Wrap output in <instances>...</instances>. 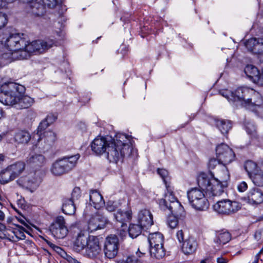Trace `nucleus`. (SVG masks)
Segmentation results:
<instances>
[{"label":"nucleus","mask_w":263,"mask_h":263,"mask_svg":"<svg viewBox=\"0 0 263 263\" xmlns=\"http://www.w3.org/2000/svg\"><path fill=\"white\" fill-rule=\"evenodd\" d=\"M220 93L229 101H240L247 109L257 112L263 118V99L261 95L253 89L239 87L234 91L228 89L222 90Z\"/></svg>","instance_id":"obj_1"},{"label":"nucleus","mask_w":263,"mask_h":263,"mask_svg":"<svg viewBox=\"0 0 263 263\" xmlns=\"http://www.w3.org/2000/svg\"><path fill=\"white\" fill-rule=\"evenodd\" d=\"M28 41L24 34L14 33L3 38L0 41V51L3 53L1 59L4 64L10 63L16 60H23L21 55L25 51Z\"/></svg>","instance_id":"obj_2"},{"label":"nucleus","mask_w":263,"mask_h":263,"mask_svg":"<svg viewBox=\"0 0 263 263\" xmlns=\"http://www.w3.org/2000/svg\"><path fill=\"white\" fill-rule=\"evenodd\" d=\"M129 138L130 137L122 133H118L111 138L107 145L105 152L107 158L110 162L117 163L125 155L130 153L131 142Z\"/></svg>","instance_id":"obj_3"},{"label":"nucleus","mask_w":263,"mask_h":263,"mask_svg":"<svg viewBox=\"0 0 263 263\" xmlns=\"http://www.w3.org/2000/svg\"><path fill=\"white\" fill-rule=\"evenodd\" d=\"M25 87L13 82H8L0 87V102L5 105L14 106L19 92H24Z\"/></svg>","instance_id":"obj_4"},{"label":"nucleus","mask_w":263,"mask_h":263,"mask_svg":"<svg viewBox=\"0 0 263 263\" xmlns=\"http://www.w3.org/2000/svg\"><path fill=\"white\" fill-rule=\"evenodd\" d=\"M198 185L199 188L204 191L206 194L210 197H216L220 196L223 192L224 188L227 187L214 179L210 178L205 173H201L197 179Z\"/></svg>","instance_id":"obj_5"},{"label":"nucleus","mask_w":263,"mask_h":263,"mask_svg":"<svg viewBox=\"0 0 263 263\" xmlns=\"http://www.w3.org/2000/svg\"><path fill=\"white\" fill-rule=\"evenodd\" d=\"M79 158L80 155L77 154L57 160L52 164L50 172L55 176L65 174L75 167Z\"/></svg>","instance_id":"obj_6"},{"label":"nucleus","mask_w":263,"mask_h":263,"mask_svg":"<svg viewBox=\"0 0 263 263\" xmlns=\"http://www.w3.org/2000/svg\"><path fill=\"white\" fill-rule=\"evenodd\" d=\"M187 195L190 203L195 209L203 211L208 208L209 202L201 188L191 189L187 191Z\"/></svg>","instance_id":"obj_7"},{"label":"nucleus","mask_w":263,"mask_h":263,"mask_svg":"<svg viewBox=\"0 0 263 263\" xmlns=\"http://www.w3.org/2000/svg\"><path fill=\"white\" fill-rule=\"evenodd\" d=\"M56 43L52 40L48 39L45 41L37 40L30 43H26V48L25 51H22L21 56L24 59H27L32 53H41L47 50Z\"/></svg>","instance_id":"obj_8"},{"label":"nucleus","mask_w":263,"mask_h":263,"mask_svg":"<svg viewBox=\"0 0 263 263\" xmlns=\"http://www.w3.org/2000/svg\"><path fill=\"white\" fill-rule=\"evenodd\" d=\"M213 208L218 214L229 215L238 211L241 208V205L236 201L223 199L218 201L213 205Z\"/></svg>","instance_id":"obj_9"},{"label":"nucleus","mask_w":263,"mask_h":263,"mask_svg":"<svg viewBox=\"0 0 263 263\" xmlns=\"http://www.w3.org/2000/svg\"><path fill=\"white\" fill-rule=\"evenodd\" d=\"M49 230L56 239H63L68 234V230L62 216H57L49 227Z\"/></svg>","instance_id":"obj_10"},{"label":"nucleus","mask_w":263,"mask_h":263,"mask_svg":"<svg viewBox=\"0 0 263 263\" xmlns=\"http://www.w3.org/2000/svg\"><path fill=\"white\" fill-rule=\"evenodd\" d=\"M217 158L224 165L231 163L235 160L234 152L228 145L221 144L216 149Z\"/></svg>","instance_id":"obj_11"},{"label":"nucleus","mask_w":263,"mask_h":263,"mask_svg":"<svg viewBox=\"0 0 263 263\" xmlns=\"http://www.w3.org/2000/svg\"><path fill=\"white\" fill-rule=\"evenodd\" d=\"M119 247L118 238L115 235L107 237L104 245L105 256L109 259L114 258L117 255Z\"/></svg>","instance_id":"obj_12"},{"label":"nucleus","mask_w":263,"mask_h":263,"mask_svg":"<svg viewBox=\"0 0 263 263\" xmlns=\"http://www.w3.org/2000/svg\"><path fill=\"white\" fill-rule=\"evenodd\" d=\"M108 222V218L100 212L92 215L88 222V230L92 232L104 228Z\"/></svg>","instance_id":"obj_13"},{"label":"nucleus","mask_w":263,"mask_h":263,"mask_svg":"<svg viewBox=\"0 0 263 263\" xmlns=\"http://www.w3.org/2000/svg\"><path fill=\"white\" fill-rule=\"evenodd\" d=\"M241 200L252 205H257L263 202V192L258 188L254 187L249 190Z\"/></svg>","instance_id":"obj_14"},{"label":"nucleus","mask_w":263,"mask_h":263,"mask_svg":"<svg viewBox=\"0 0 263 263\" xmlns=\"http://www.w3.org/2000/svg\"><path fill=\"white\" fill-rule=\"evenodd\" d=\"M111 137H98L91 144L92 151L97 155H101L107 150V145L111 140Z\"/></svg>","instance_id":"obj_15"},{"label":"nucleus","mask_w":263,"mask_h":263,"mask_svg":"<svg viewBox=\"0 0 263 263\" xmlns=\"http://www.w3.org/2000/svg\"><path fill=\"white\" fill-rule=\"evenodd\" d=\"M85 251L87 255L89 257H97L100 254L101 251L99 239L93 236H90Z\"/></svg>","instance_id":"obj_16"},{"label":"nucleus","mask_w":263,"mask_h":263,"mask_svg":"<svg viewBox=\"0 0 263 263\" xmlns=\"http://www.w3.org/2000/svg\"><path fill=\"white\" fill-rule=\"evenodd\" d=\"M231 239V235L229 232L224 230L217 232L214 239L215 249L220 250L223 246L229 242Z\"/></svg>","instance_id":"obj_17"},{"label":"nucleus","mask_w":263,"mask_h":263,"mask_svg":"<svg viewBox=\"0 0 263 263\" xmlns=\"http://www.w3.org/2000/svg\"><path fill=\"white\" fill-rule=\"evenodd\" d=\"M245 46L248 50L254 54H260L263 52V39L251 38L247 41Z\"/></svg>","instance_id":"obj_18"},{"label":"nucleus","mask_w":263,"mask_h":263,"mask_svg":"<svg viewBox=\"0 0 263 263\" xmlns=\"http://www.w3.org/2000/svg\"><path fill=\"white\" fill-rule=\"evenodd\" d=\"M90 236H87L82 232L78 234L73 242V250L77 252H80L83 250H85L88 245Z\"/></svg>","instance_id":"obj_19"},{"label":"nucleus","mask_w":263,"mask_h":263,"mask_svg":"<svg viewBox=\"0 0 263 263\" xmlns=\"http://www.w3.org/2000/svg\"><path fill=\"white\" fill-rule=\"evenodd\" d=\"M138 220L143 228H148L153 224V215L148 210H141L138 214Z\"/></svg>","instance_id":"obj_20"},{"label":"nucleus","mask_w":263,"mask_h":263,"mask_svg":"<svg viewBox=\"0 0 263 263\" xmlns=\"http://www.w3.org/2000/svg\"><path fill=\"white\" fill-rule=\"evenodd\" d=\"M30 12L35 16H42L45 12V6L42 0H33L28 3Z\"/></svg>","instance_id":"obj_21"},{"label":"nucleus","mask_w":263,"mask_h":263,"mask_svg":"<svg viewBox=\"0 0 263 263\" xmlns=\"http://www.w3.org/2000/svg\"><path fill=\"white\" fill-rule=\"evenodd\" d=\"M23 92H19L18 95V100L15 104L14 107L17 109L27 108L31 106L33 102V99L28 96L23 95Z\"/></svg>","instance_id":"obj_22"},{"label":"nucleus","mask_w":263,"mask_h":263,"mask_svg":"<svg viewBox=\"0 0 263 263\" xmlns=\"http://www.w3.org/2000/svg\"><path fill=\"white\" fill-rule=\"evenodd\" d=\"M37 145H42L43 143L47 144V145H51L56 140V135L52 131L47 130L44 132L42 135H37Z\"/></svg>","instance_id":"obj_23"},{"label":"nucleus","mask_w":263,"mask_h":263,"mask_svg":"<svg viewBox=\"0 0 263 263\" xmlns=\"http://www.w3.org/2000/svg\"><path fill=\"white\" fill-rule=\"evenodd\" d=\"M182 243V251L185 254H191L197 249V243L193 237H189Z\"/></svg>","instance_id":"obj_24"},{"label":"nucleus","mask_w":263,"mask_h":263,"mask_svg":"<svg viewBox=\"0 0 263 263\" xmlns=\"http://www.w3.org/2000/svg\"><path fill=\"white\" fill-rule=\"evenodd\" d=\"M132 214L130 209L125 211L120 209L116 214H114V217L117 221L122 223L121 226L123 227L125 222H129L132 219Z\"/></svg>","instance_id":"obj_25"},{"label":"nucleus","mask_w":263,"mask_h":263,"mask_svg":"<svg viewBox=\"0 0 263 263\" xmlns=\"http://www.w3.org/2000/svg\"><path fill=\"white\" fill-rule=\"evenodd\" d=\"M90 201L95 209H99L104 204L102 196L97 190L91 191L89 194Z\"/></svg>","instance_id":"obj_26"},{"label":"nucleus","mask_w":263,"mask_h":263,"mask_svg":"<svg viewBox=\"0 0 263 263\" xmlns=\"http://www.w3.org/2000/svg\"><path fill=\"white\" fill-rule=\"evenodd\" d=\"M27 162L33 167H41L45 164L46 158L43 155L35 154L28 158Z\"/></svg>","instance_id":"obj_27"},{"label":"nucleus","mask_w":263,"mask_h":263,"mask_svg":"<svg viewBox=\"0 0 263 263\" xmlns=\"http://www.w3.org/2000/svg\"><path fill=\"white\" fill-rule=\"evenodd\" d=\"M167 193H165L164 199H161L159 201V205L160 208L163 210H167V208L170 204L175 201H178L175 198L173 192L169 191L168 187L166 186Z\"/></svg>","instance_id":"obj_28"},{"label":"nucleus","mask_w":263,"mask_h":263,"mask_svg":"<svg viewBox=\"0 0 263 263\" xmlns=\"http://www.w3.org/2000/svg\"><path fill=\"white\" fill-rule=\"evenodd\" d=\"M172 213V215L182 217L184 215L183 207L178 201H175L170 204L167 208Z\"/></svg>","instance_id":"obj_29"},{"label":"nucleus","mask_w":263,"mask_h":263,"mask_svg":"<svg viewBox=\"0 0 263 263\" xmlns=\"http://www.w3.org/2000/svg\"><path fill=\"white\" fill-rule=\"evenodd\" d=\"M14 140L20 144H27L31 139V135L27 130H19L15 133Z\"/></svg>","instance_id":"obj_30"},{"label":"nucleus","mask_w":263,"mask_h":263,"mask_svg":"<svg viewBox=\"0 0 263 263\" xmlns=\"http://www.w3.org/2000/svg\"><path fill=\"white\" fill-rule=\"evenodd\" d=\"M76 210L73 201L71 199H63L62 212L67 215H73Z\"/></svg>","instance_id":"obj_31"},{"label":"nucleus","mask_w":263,"mask_h":263,"mask_svg":"<svg viewBox=\"0 0 263 263\" xmlns=\"http://www.w3.org/2000/svg\"><path fill=\"white\" fill-rule=\"evenodd\" d=\"M215 180L221 182L223 186L228 185V181L230 179V173L226 167H224L222 169L218 171L217 174V177H213Z\"/></svg>","instance_id":"obj_32"},{"label":"nucleus","mask_w":263,"mask_h":263,"mask_svg":"<svg viewBox=\"0 0 263 263\" xmlns=\"http://www.w3.org/2000/svg\"><path fill=\"white\" fill-rule=\"evenodd\" d=\"M148 240L151 247L163 245V236L159 232L150 234Z\"/></svg>","instance_id":"obj_33"},{"label":"nucleus","mask_w":263,"mask_h":263,"mask_svg":"<svg viewBox=\"0 0 263 263\" xmlns=\"http://www.w3.org/2000/svg\"><path fill=\"white\" fill-rule=\"evenodd\" d=\"M215 125L222 134H227L232 127V123L227 120H216Z\"/></svg>","instance_id":"obj_34"},{"label":"nucleus","mask_w":263,"mask_h":263,"mask_svg":"<svg viewBox=\"0 0 263 263\" xmlns=\"http://www.w3.org/2000/svg\"><path fill=\"white\" fill-rule=\"evenodd\" d=\"M15 178V177L8 166L3 170L0 174V182L2 184H6Z\"/></svg>","instance_id":"obj_35"},{"label":"nucleus","mask_w":263,"mask_h":263,"mask_svg":"<svg viewBox=\"0 0 263 263\" xmlns=\"http://www.w3.org/2000/svg\"><path fill=\"white\" fill-rule=\"evenodd\" d=\"M250 178L255 185L259 186L263 185V171H262L261 164L259 166L257 171L250 176Z\"/></svg>","instance_id":"obj_36"},{"label":"nucleus","mask_w":263,"mask_h":263,"mask_svg":"<svg viewBox=\"0 0 263 263\" xmlns=\"http://www.w3.org/2000/svg\"><path fill=\"white\" fill-rule=\"evenodd\" d=\"M150 253L152 256L157 259H160L163 257L165 255V251L163 245L158 246L151 247L150 249Z\"/></svg>","instance_id":"obj_37"},{"label":"nucleus","mask_w":263,"mask_h":263,"mask_svg":"<svg viewBox=\"0 0 263 263\" xmlns=\"http://www.w3.org/2000/svg\"><path fill=\"white\" fill-rule=\"evenodd\" d=\"M246 76L253 82L255 80L257 75H258L259 70L257 68L252 65H248L244 69Z\"/></svg>","instance_id":"obj_38"},{"label":"nucleus","mask_w":263,"mask_h":263,"mask_svg":"<svg viewBox=\"0 0 263 263\" xmlns=\"http://www.w3.org/2000/svg\"><path fill=\"white\" fill-rule=\"evenodd\" d=\"M25 166V165L24 163L22 162H18L15 164L8 166V167L12 171L15 178H16L24 170Z\"/></svg>","instance_id":"obj_39"},{"label":"nucleus","mask_w":263,"mask_h":263,"mask_svg":"<svg viewBox=\"0 0 263 263\" xmlns=\"http://www.w3.org/2000/svg\"><path fill=\"white\" fill-rule=\"evenodd\" d=\"M8 3L6 0H0V10L6 7ZM7 21V16L6 13L0 11V29L6 26Z\"/></svg>","instance_id":"obj_40"},{"label":"nucleus","mask_w":263,"mask_h":263,"mask_svg":"<svg viewBox=\"0 0 263 263\" xmlns=\"http://www.w3.org/2000/svg\"><path fill=\"white\" fill-rule=\"evenodd\" d=\"M143 227L139 224H130L128 229V233L130 237L136 238L142 232Z\"/></svg>","instance_id":"obj_41"},{"label":"nucleus","mask_w":263,"mask_h":263,"mask_svg":"<svg viewBox=\"0 0 263 263\" xmlns=\"http://www.w3.org/2000/svg\"><path fill=\"white\" fill-rule=\"evenodd\" d=\"M40 177H36L33 181L30 180L29 177H23L20 178L17 181V183L22 187L28 188L30 187L33 183L40 180Z\"/></svg>","instance_id":"obj_42"},{"label":"nucleus","mask_w":263,"mask_h":263,"mask_svg":"<svg viewBox=\"0 0 263 263\" xmlns=\"http://www.w3.org/2000/svg\"><path fill=\"white\" fill-rule=\"evenodd\" d=\"M244 167L250 177L259 168L256 163L251 160L247 161Z\"/></svg>","instance_id":"obj_43"},{"label":"nucleus","mask_w":263,"mask_h":263,"mask_svg":"<svg viewBox=\"0 0 263 263\" xmlns=\"http://www.w3.org/2000/svg\"><path fill=\"white\" fill-rule=\"evenodd\" d=\"M122 202L121 200L118 201H108L106 205V209L109 212H114L120 210L119 208L121 206Z\"/></svg>","instance_id":"obj_44"},{"label":"nucleus","mask_w":263,"mask_h":263,"mask_svg":"<svg viewBox=\"0 0 263 263\" xmlns=\"http://www.w3.org/2000/svg\"><path fill=\"white\" fill-rule=\"evenodd\" d=\"M179 216L171 215H169L167 219V223L171 229H175L179 223Z\"/></svg>","instance_id":"obj_45"},{"label":"nucleus","mask_w":263,"mask_h":263,"mask_svg":"<svg viewBox=\"0 0 263 263\" xmlns=\"http://www.w3.org/2000/svg\"><path fill=\"white\" fill-rule=\"evenodd\" d=\"M246 131L249 134L251 138L257 139L258 135L256 133V127L254 124L251 123H248L246 125Z\"/></svg>","instance_id":"obj_46"},{"label":"nucleus","mask_w":263,"mask_h":263,"mask_svg":"<svg viewBox=\"0 0 263 263\" xmlns=\"http://www.w3.org/2000/svg\"><path fill=\"white\" fill-rule=\"evenodd\" d=\"M118 263H142L135 256L132 255L120 260Z\"/></svg>","instance_id":"obj_47"},{"label":"nucleus","mask_w":263,"mask_h":263,"mask_svg":"<svg viewBox=\"0 0 263 263\" xmlns=\"http://www.w3.org/2000/svg\"><path fill=\"white\" fill-rule=\"evenodd\" d=\"M50 124L44 119L43 120L39 125L37 128V135H42V133L45 132L44 130Z\"/></svg>","instance_id":"obj_48"},{"label":"nucleus","mask_w":263,"mask_h":263,"mask_svg":"<svg viewBox=\"0 0 263 263\" xmlns=\"http://www.w3.org/2000/svg\"><path fill=\"white\" fill-rule=\"evenodd\" d=\"M24 232V229L22 227H19L18 229L14 230L13 233L16 238L18 239H24L25 235Z\"/></svg>","instance_id":"obj_49"},{"label":"nucleus","mask_w":263,"mask_h":263,"mask_svg":"<svg viewBox=\"0 0 263 263\" xmlns=\"http://www.w3.org/2000/svg\"><path fill=\"white\" fill-rule=\"evenodd\" d=\"M53 250L60 255H61L62 257L65 258L67 260L68 257H71V256L67 255L66 252L59 246H57L56 247H54Z\"/></svg>","instance_id":"obj_50"},{"label":"nucleus","mask_w":263,"mask_h":263,"mask_svg":"<svg viewBox=\"0 0 263 263\" xmlns=\"http://www.w3.org/2000/svg\"><path fill=\"white\" fill-rule=\"evenodd\" d=\"M81 190L79 187H75L71 193V199L73 201L74 199H78L81 197Z\"/></svg>","instance_id":"obj_51"},{"label":"nucleus","mask_w":263,"mask_h":263,"mask_svg":"<svg viewBox=\"0 0 263 263\" xmlns=\"http://www.w3.org/2000/svg\"><path fill=\"white\" fill-rule=\"evenodd\" d=\"M157 172H158V174L163 179L164 182H165V183L166 184V186H167L166 185V179L167 178L168 174L167 171L165 169L158 168L157 170Z\"/></svg>","instance_id":"obj_52"},{"label":"nucleus","mask_w":263,"mask_h":263,"mask_svg":"<svg viewBox=\"0 0 263 263\" xmlns=\"http://www.w3.org/2000/svg\"><path fill=\"white\" fill-rule=\"evenodd\" d=\"M44 6L46 5L48 8H54L58 4L57 0H42Z\"/></svg>","instance_id":"obj_53"},{"label":"nucleus","mask_w":263,"mask_h":263,"mask_svg":"<svg viewBox=\"0 0 263 263\" xmlns=\"http://www.w3.org/2000/svg\"><path fill=\"white\" fill-rule=\"evenodd\" d=\"M253 82L259 85L263 86V68L262 73L260 74L259 72L258 75H257L256 77H255Z\"/></svg>","instance_id":"obj_54"},{"label":"nucleus","mask_w":263,"mask_h":263,"mask_svg":"<svg viewBox=\"0 0 263 263\" xmlns=\"http://www.w3.org/2000/svg\"><path fill=\"white\" fill-rule=\"evenodd\" d=\"M219 163H220V161H219L218 159L212 158V159H211L209 160V167L210 168L213 169Z\"/></svg>","instance_id":"obj_55"},{"label":"nucleus","mask_w":263,"mask_h":263,"mask_svg":"<svg viewBox=\"0 0 263 263\" xmlns=\"http://www.w3.org/2000/svg\"><path fill=\"white\" fill-rule=\"evenodd\" d=\"M248 189V184L245 181L240 182L237 185V190L240 192H243Z\"/></svg>","instance_id":"obj_56"},{"label":"nucleus","mask_w":263,"mask_h":263,"mask_svg":"<svg viewBox=\"0 0 263 263\" xmlns=\"http://www.w3.org/2000/svg\"><path fill=\"white\" fill-rule=\"evenodd\" d=\"M57 116L53 114H48L45 120L49 124H52L55 121Z\"/></svg>","instance_id":"obj_57"},{"label":"nucleus","mask_w":263,"mask_h":263,"mask_svg":"<svg viewBox=\"0 0 263 263\" xmlns=\"http://www.w3.org/2000/svg\"><path fill=\"white\" fill-rule=\"evenodd\" d=\"M176 236L180 242H183L185 240L184 239V233L182 230L177 232Z\"/></svg>","instance_id":"obj_58"},{"label":"nucleus","mask_w":263,"mask_h":263,"mask_svg":"<svg viewBox=\"0 0 263 263\" xmlns=\"http://www.w3.org/2000/svg\"><path fill=\"white\" fill-rule=\"evenodd\" d=\"M262 235V231L261 230H257L255 232L254 234V238L257 241H259L261 239Z\"/></svg>","instance_id":"obj_59"},{"label":"nucleus","mask_w":263,"mask_h":263,"mask_svg":"<svg viewBox=\"0 0 263 263\" xmlns=\"http://www.w3.org/2000/svg\"><path fill=\"white\" fill-rule=\"evenodd\" d=\"M229 260L227 258L223 257L222 256L219 257L217 258V263H228Z\"/></svg>","instance_id":"obj_60"},{"label":"nucleus","mask_w":263,"mask_h":263,"mask_svg":"<svg viewBox=\"0 0 263 263\" xmlns=\"http://www.w3.org/2000/svg\"><path fill=\"white\" fill-rule=\"evenodd\" d=\"M67 261L69 263H81L78 260L73 258L72 257H68Z\"/></svg>","instance_id":"obj_61"},{"label":"nucleus","mask_w":263,"mask_h":263,"mask_svg":"<svg viewBox=\"0 0 263 263\" xmlns=\"http://www.w3.org/2000/svg\"><path fill=\"white\" fill-rule=\"evenodd\" d=\"M20 221V222L23 224L24 226H25V227H26L27 228L28 227V224L26 223V222H25V220H24V219H20L18 220Z\"/></svg>","instance_id":"obj_62"},{"label":"nucleus","mask_w":263,"mask_h":263,"mask_svg":"<svg viewBox=\"0 0 263 263\" xmlns=\"http://www.w3.org/2000/svg\"><path fill=\"white\" fill-rule=\"evenodd\" d=\"M258 59L261 63H263V52L258 54Z\"/></svg>","instance_id":"obj_63"},{"label":"nucleus","mask_w":263,"mask_h":263,"mask_svg":"<svg viewBox=\"0 0 263 263\" xmlns=\"http://www.w3.org/2000/svg\"><path fill=\"white\" fill-rule=\"evenodd\" d=\"M212 258L211 257H208L204 259L205 261L207 263H211Z\"/></svg>","instance_id":"obj_64"}]
</instances>
